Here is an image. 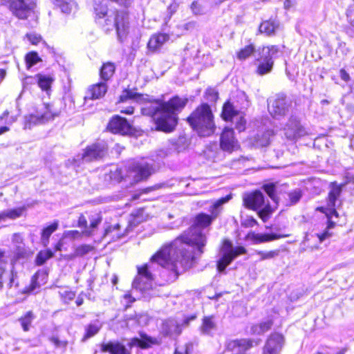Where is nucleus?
<instances>
[{
	"label": "nucleus",
	"mask_w": 354,
	"mask_h": 354,
	"mask_svg": "<svg viewBox=\"0 0 354 354\" xmlns=\"http://www.w3.org/2000/svg\"><path fill=\"white\" fill-rule=\"evenodd\" d=\"M230 195L217 200L209 209L211 215L205 213L197 214L194 220V225L189 228L182 235L175 239L169 244H166L160 248V251L153 257V259L160 257L159 261L161 263H165L166 256L170 254V252H174L177 257L183 258V254H190V266L192 265L194 255L189 250L190 248L196 250L198 254L204 252V247L207 243V238L203 234L200 228H205L211 225L221 212L222 205L230 201Z\"/></svg>",
	"instance_id": "nucleus-1"
},
{
	"label": "nucleus",
	"mask_w": 354,
	"mask_h": 354,
	"mask_svg": "<svg viewBox=\"0 0 354 354\" xmlns=\"http://www.w3.org/2000/svg\"><path fill=\"white\" fill-rule=\"evenodd\" d=\"M129 100H135L137 102H147L142 107L143 115L151 116L156 120V128L165 132L172 131L177 124L178 113L187 103V98L175 96L167 102L160 100L149 99L148 95L137 93L131 90L125 89L120 96V102Z\"/></svg>",
	"instance_id": "nucleus-2"
},
{
	"label": "nucleus",
	"mask_w": 354,
	"mask_h": 354,
	"mask_svg": "<svg viewBox=\"0 0 354 354\" xmlns=\"http://www.w3.org/2000/svg\"><path fill=\"white\" fill-rule=\"evenodd\" d=\"M160 251V249L151 257L149 263L138 267V274L132 283L133 289L144 293L152 288L154 279L152 270L156 265L164 269L163 273H169L167 281H175L181 272L190 267V254H183V258L180 259L176 253L170 252L169 255L166 256L165 263H161L159 261L160 257L153 259Z\"/></svg>",
	"instance_id": "nucleus-3"
},
{
	"label": "nucleus",
	"mask_w": 354,
	"mask_h": 354,
	"mask_svg": "<svg viewBox=\"0 0 354 354\" xmlns=\"http://www.w3.org/2000/svg\"><path fill=\"white\" fill-rule=\"evenodd\" d=\"M98 2H100L99 0H95L94 10L97 22L106 32L115 29L118 41L123 43L126 40L130 30L128 12L117 10L108 14L107 6L98 3Z\"/></svg>",
	"instance_id": "nucleus-4"
},
{
	"label": "nucleus",
	"mask_w": 354,
	"mask_h": 354,
	"mask_svg": "<svg viewBox=\"0 0 354 354\" xmlns=\"http://www.w3.org/2000/svg\"><path fill=\"white\" fill-rule=\"evenodd\" d=\"M189 125L201 137L212 135L216 129L210 106L203 104L198 106L187 119Z\"/></svg>",
	"instance_id": "nucleus-5"
},
{
	"label": "nucleus",
	"mask_w": 354,
	"mask_h": 354,
	"mask_svg": "<svg viewBox=\"0 0 354 354\" xmlns=\"http://www.w3.org/2000/svg\"><path fill=\"white\" fill-rule=\"evenodd\" d=\"M12 243L15 250V256L14 257H8L4 251L0 250V289L3 283V278L5 274L4 266L8 261H10L11 263H13L14 260L24 257L26 254L24 239L21 234H14L12 237Z\"/></svg>",
	"instance_id": "nucleus-6"
},
{
	"label": "nucleus",
	"mask_w": 354,
	"mask_h": 354,
	"mask_svg": "<svg viewBox=\"0 0 354 354\" xmlns=\"http://www.w3.org/2000/svg\"><path fill=\"white\" fill-rule=\"evenodd\" d=\"M246 250L243 246L233 247L231 241L225 240L221 248V257L217 261V269L218 272L225 271L226 267L238 256L243 254Z\"/></svg>",
	"instance_id": "nucleus-7"
},
{
	"label": "nucleus",
	"mask_w": 354,
	"mask_h": 354,
	"mask_svg": "<svg viewBox=\"0 0 354 354\" xmlns=\"http://www.w3.org/2000/svg\"><path fill=\"white\" fill-rule=\"evenodd\" d=\"M245 205L250 209L259 211V216L263 221H266L272 213V208L269 204L265 205V198L261 191H255L248 196L244 199Z\"/></svg>",
	"instance_id": "nucleus-8"
},
{
	"label": "nucleus",
	"mask_w": 354,
	"mask_h": 354,
	"mask_svg": "<svg viewBox=\"0 0 354 354\" xmlns=\"http://www.w3.org/2000/svg\"><path fill=\"white\" fill-rule=\"evenodd\" d=\"M36 0H9V8L19 19H26L36 7Z\"/></svg>",
	"instance_id": "nucleus-9"
},
{
	"label": "nucleus",
	"mask_w": 354,
	"mask_h": 354,
	"mask_svg": "<svg viewBox=\"0 0 354 354\" xmlns=\"http://www.w3.org/2000/svg\"><path fill=\"white\" fill-rule=\"evenodd\" d=\"M291 102L283 95H277L273 100L268 101V111L275 119L283 118L289 112Z\"/></svg>",
	"instance_id": "nucleus-10"
},
{
	"label": "nucleus",
	"mask_w": 354,
	"mask_h": 354,
	"mask_svg": "<svg viewBox=\"0 0 354 354\" xmlns=\"http://www.w3.org/2000/svg\"><path fill=\"white\" fill-rule=\"evenodd\" d=\"M195 318L196 316H190L185 318L183 321L168 319L162 323V333L171 338H176L181 334L183 328L187 327L189 322Z\"/></svg>",
	"instance_id": "nucleus-11"
},
{
	"label": "nucleus",
	"mask_w": 354,
	"mask_h": 354,
	"mask_svg": "<svg viewBox=\"0 0 354 354\" xmlns=\"http://www.w3.org/2000/svg\"><path fill=\"white\" fill-rule=\"evenodd\" d=\"M60 111L53 108V106L49 104H43L39 106L35 113L30 116V122L33 123H44L53 120L59 116Z\"/></svg>",
	"instance_id": "nucleus-12"
},
{
	"label": "nucleus",
	"mask_w": 354,
	"mask_h": 354,
	"mask_svg": "<svg viewBox=\"0 0 354 354\" xmlns=\"http://www.w3.org/2000/svg\"><path fill=\"white\" fill-rule=\"evenodd\" d=\"M108 147L104 141H100L88 146L81 158L84 162H91L102 158L106 155Z\"/></svg>",
	"instance_id": "nucleus-13"
},
{
	"label": "nucleus",
	"mask_w": 354,
	"mask_h": 354,
	"mask_svg": "<svg viewBox=\"0 0 354 354\" xmlns=\"http://www.w3.org/2000/svg\"><path fill=\"white\" fill-rule=\"evenodd\" d=\"M331 189L328 194L326 207H321L320 210L324 212L328 218L337 217L338 214L335 209L336 201L342 192V186L333 182L330 185Z\"/></svg>",
	"instance_id": "nucleus-14"
},
{
	"label": "nucleus",
	"mask_w": 354,
	"mask_h": 354,
	"mask_svg": "<svg viewBox=\"0 0 354 354\" xmlns=\"http://www.w3.org/2000/svg\"><path fill=\"white\" fill-rule=\"evenodd\" d=\"M284 134L287 139L297 140L307 134L306 129L301 124L295 116H291L283 128Z\"/></svg>",
	"instance_id": "nucleus-15"
},
{
	"label": "nucleus",
	"mask_w": 354,
	"mask_h": 354,
	"mask_svg": "<svg viewBox=\"0 0 354 354\" xmlns=\"http://www.w3.org/2000/svg\"><path fill=\"white\" fill-rule=\"evenodd\" d=\"M285 339L281 334H270L263 347L262 354H280Z\"/></svg>",
	"instance_id": "nucleus-16"
},
{
	"label": "nucleus",
	"mask_w": 354,
	"mask_h": 354,
	"mask_svg": "<svg viewBox=\"0 0 354 354\" xmlns=\"http://www.w3.org/2000/svg\"><path fill=\"white\" fill-rule=\"evenodd\" d=\"M259 344L258 340L253 339L243 338L236 339H230L225 342V348L228 351H234L235 349H238L239 353H244L247 351L250 350L254 346Z\"/></svg>",
	"instance_id": "nucleus-17"
},
{
	"label": "nucleus",
	"mask_w": 354,
	"mask_h": 354,
	"mask_svg": "<svg viewBox=\"0 0 354 354\" xmlns=\"http://www.w3.org/2000/svg\"><path fill=\"white\" fill-rule=\"evenodd\" d=\"M109 129L114 133L127 135L131 133L132 127L127 119L119 115H115L110 120Z\"/></svg>",
	"instance_id": "nucleus-18"
},
{
	"label": "nucleus",
	"mask_w": 354,
	"mask_h": 354,
	"mask_svg": "<svg viewBox=\"0 0 354 354\" xmlns=\"http://www.w3.org/2000/svg\"><path fill=\"white\" fill-rule=\"evenodd\" d=\"M153 172V167L146 162L133 163L130 169V174L136 182L147 178Z\"/></svg>",
	"instance_id": "nucleus-19"
},
{
	"label": "nucleus",
	"mask_w": 354,
	"mask_h": 354,
	"mask_svg": "<svg viewBox=\"0 0 354 354\" xmlns=\"http://www.w3.org/2000/svg\"><path fill=\"white\" fill-rule=\"evenodd\" d=\"M220 146L224 151L232 153L237 147V140L234 136V131L231 128L225 127L220 138Z\"/></svg>",
	"instance_id": "nucleus-20"
},
{
	"label": "nucleus",
	"mask_w": 354,
	"mask_h": 354,
	"mask_svg": "<svg viewBox=\"0 0 354 354\" xmlns=\"http://www.w3.org/2000/svg\"><path fill=\"white\" fill-rule=\"evenodd\" d=\"M100 351L109 354H131L123 344L116 340L102 342L100 345Z\"/></svg>",
	"instance_id": "nucleus-21"
},
{
	"label": "nucleus",
	"mask_w": 354,
	"mask_h": 354,
	"mask_svg": "<svg viewBox=\"0 0 354 354\" xmlns=\"http://www.w3.org/2000/svg\"><path fill=\"white\" fill-rule=\"evenodd\" d=\"M89 225L85 230H83L82 233L86 236H92L95 235L99 225L102 223V216L100 212L91 213L88 215Z\"/></svg>",
	"instance_id": "nucleus-22"
},
{
	"label": "nucleus",
	"mask_w": 354,
	"mask_h": 354,
	"mask_svg": "<svg viewBox=\"0 0 354 354\" xmlns=\"http://www.w3.org/2000/svg\"><path fill=\"white\" fill-rule=\"evenodd\" d=\"M107 91V85L104 82H100L91 86L87 91L84 100H95L103 97Z\"/></svg>",
	"instance_id": "nucleus-23"
},
{
	"label": "nucleus",
	"mask_w": 354,
	"mask_h": 354,
	"mask_svg": "<svg viewBox=\"0 0 354 354\" xmlns=\"http://www.w3.org/2000/svg\"><path fill=\"white\" fill-rule=\"evenodd\" d=\"M258 51L261 58L265 57V59H270V61H273L283 55V50L278 46L263 47L261 50L259 49Z\"/></svg>",
	"instance_id": "nucleus-24"
},
{
	"label": "nucleus",
	"mask_w": 354,
	"mask_h": 354,
	"mask_svg": "<svg viewBox=\"0 0 354 354\" xmlns=\"http://www.w3.org/2000/svg\"><path fill=\"white\" fill-rule=\"evenodd\" d=\"M199 330L203 335L213 336L214 331L216 330V324L214 320V317H204Z\"/></svg>",
	"instance_id": "nucleus-25"
},
{
	"label": "nucleus",
	"mask_w": 354,
	"mask_h": 354,
	"mask_svg": "<svg viewBox=\"0 0 354 354\" xmlns=\"http://www.w3.org/2000/svg\"><path fill=\"white\" fill-rule=\"evenodd\" d=\"M26 209L25 206L5 209L0 212V222L17 219L23 215Z\"/></svg>",
	"instance_id": "nucleus-26"
},
{
	"label": "nucleus",
	"mask_w": 354,
	"mask_h": 354,
	"mask_svg": "<svg viewBox=\"0 0 354 354\" xmlns=\"http://www.w3.org/2000/svg\"><path fill=\"white\" fill-rule=\"evenodd\" d=\"M169 39V36L165 33H159L151 37L147 46L151 50H156L160 48Z\"/></svg>",
	"instance_id": "nucleus-27"
},
{
	"label": "nucleus",
	"mask_w": 354,
	"mask_h": 354,
	"mask_svg": "<svg viewBox=\"0 0 354 354\" xmlns=\"http://www.w3.org/2000/svg\"><path fill=\"white\" fill-rule=\"evenodd\" d=\"M273 325V321L271 319H267L258 324H254L250 327V333L251 335H261L269 330Z\"/></svg>",
	"instance_id": "nucleus-28"
},
{
	"label": "nucleus",
	"mask_w": 354,
	"mask_h": 354,
	"mask_svg": "<svg viewBox=\"0 0 354 354\" xmlns=\"http://www.w3.org/2000/svg\"><path fill=\"white\" fill-rule=\"evenodd\" d=\"M102 327V323L100 320L95 319L91 322L85 326V333L82 337V342H85L88 339L97 335Z\"/></svg>",
	"instance_id": "nucleus-29"
},
{
	"label": "nucleus",
	"mask_w": 354,
	"mask_h": 354,
	"mask_svg": "<svg viewBox=\"0 0 354 354\" xmlns=\"http://www.w3.org/2000/svg\"><path fill=\"white\" fill-rule=\"evenodd\" d=\"M105 180L111 182L119 183L122 178L121 169L118 166H112L108 173L105 174Z\"/></svg>",
	"instance_id": "nucleus-30"
},
{
	"label": "nucleus",
	"mask_w": 354,
	"mask_h": 354,
	"mask_svg": "<svg viewBox=\"0 0 354 354\" xmlns=\"http://www.w3.org/2000/svg\"><path fill=\"white\" fill-rule=\"evenodd\" d=\"M238 115V111L234 109V107L230 102H227L224 104L221 113L223 120L226 121L232 120L237 117Z\"/></svg>",
	"instance_id": "nucleus-31"
},
{
	"label": "nucleus",
	"mask_w": 354,
	"mask_h": 354,
	"mask_svg": "<svg viewBox=\"0 0 354 354\" xmlns=\"http://www.w3.org/2000/svg\"><path fill=\"white\" fill-rule=\"evenodd\" d=\"M257 59L258 61H261L257 68L258 74L263 75L271 71L273 66L274 61H270V59H265V57L261 58V55H259V57H257Z\"/></svg>",
	"instance_id": "nucleus-32"
},
{
	"label": "nucleus",
	"mask_w": 354,
	"mask_h": 354,
	"mask_svg": "<svg viewBox=\"0 0 354 354\" xmlns=\"http://www.w3.org/2000/svg\"><path fill=\"white\" fill-rule=\"evenodd\" d=\"M115 66L112 62H107L102 65L100 69V77L104 81L109 80L115 73Z\"/></svg>",
	"instance_id": "nucleus-33"
},
{
	"label": "nucleus",
	"mask_w": 354,
	"mask_h": 354,
	"mask_svg": "<svg viewBox=\"0 0 354 354\" xmlns=\"http://www.w3.org/2000/svg\"><path fill=\"white\" fill-rule=\"evenodd\" d=\"M94 249L93 246L88 244H82L75 248L73 254H69L67 257L68 259H73L78 257H83Z\"/></svg>",
	"instance_id": "nucleus-34"
},
{
	"label": "nucleus",
	"mask_w": 354,
	"mask_h": 354,
	"mask_svg": "<svg viewBox=\"0 0 354 354\" xmlns=\"http://www.w3.org/2000/svg\"><path fill=\"white\" fill-rule=\"evenodd\" d=\"M257 52L259 53L258 50H256L253 44H249L237 53V58L240 60H245L251 55L255 56Z\"/></svg>",
	"instance_id": "nucleus-35"
},
{
	"label": "nucleus",
	"mask_w": 354,
	"mask_h": 354,
	"mask_svg": "<svg viewBox=\"0 0 354 354\" xmlns=\"http://www.w3.org/2000/svg\"><path fill=\"white\" fill-rule=\"evenodd\" d=\"M37 82L39 86L43 90L48 91L50 90L51 84L53 82V78L50 75H37Z\"/></svg>",
	"instance_id": "nucleus-36"
},
{
	"label": "nucleus",
	"mask_w": 354,
	"mask_h": 354,
	"mask_svg": "<svg viewBox=\"0 0 354 354\" xmlns=\"http://www.w3.org/2000/svg\"><path fill=\"white\" fill-rule=\"evenodd\" d=\"M277 28V25L272 21H265L261 24L259 30L261 33H265L267 35L273 34Z\"/></svg>",
	"instance_id": "nucleus-37"
},
{
	"label": "nucleus",
	"mask_w": 354,
	"mask_h": 354,
	"mask_svg": "<svg viewBox=\"0 0 354 354\" xmlns=\"http://www.w3.org/2000/svg\"><path fill=\"white\" fill-rule=\"evenodd\" d=\"M58 223L54 222L49 226L45 227L41 232V242L46 246L48 243L50 235L57 229Z\"/></svg>",
	"instance_id": "nucleus-38"
},
{
	"label": "nucleus",
	"mask_w": 354,
	"mask_h": 354,
	"mask_svg": "<svg viewBox=\"0 0 354 354\" xmlns=\"http://www.w3.org/2000/svg\"><path fill=\"white\" fill-rule=\"evenodd\" d=\"M54 254L50 250L40 251L36 256L35 263L37 266H42L48 259L53 257Z\"/></svg>",
	"instance_id": "nucleus-39"
},
{
	"label": "nucleus",
	"mask_w": 354,
	"mask_h": 354,
	"mask_svg": "<svg viewBox=\"0 0 354 354\" xmlns=\"http://www.w3.org/2000/svg\"><path fill=\"white\" fill-rule=\"evenodd\" d=\"M35 319V316L32 311H28L19 319V322L24 331L29 330L31 323Z\"/></svg>",
	"instance_id": "nucleus-40"
},
{
	"label": "nucleus",
	"mask_w": 354,
	"mask_h": 354,
	"mask_svg": "<svg viewBox=\"0 0 354 354\" xmlns=\"http://www.w3.org/2000/svg\"><path fill=\"white\" fill-rule=\"evenodd\" d=\"M55 3L59 6L62 12L64 13H69L75 5L73 0H55Z\"/></svg>",
	"instance_id": "nucleus-41"
},
{
	"label": "nucleus",
	"mask_w": 354,
	"mask_h": 354,
	"mask_svg": "<svg viewBox=\"0 0 354 354\" xmlns=\"http://www.w3.org/2000/svg\"><path fill=\"white\" fill-rule=\"evenodd\" d=\"M288 234H277L274 233L272 234H257V239L260 242H268L273 240L279 239L281 238L288 237Z\"/></svg>",
	"instance_id": "nucleus-42"
},
{
	"label": "nucleus",
	"mask_w": 354,
	"mask_h": 354,
	"mask_svg": "<svg viewBox=\"0 0 354 354\" xmlns=\"http://www.w3.org/2000/svg\"><path fill=\"white\" fill-rule=\"evenodd\" d=\"M27 68H30L37 63L41 61L38 54L36 52H30L25 57Z\"/></svg>",
	"instance_id": "nucleus-43"
},
{
	"label": "nucleus",
	"mask_w": 354,
	"mask_h": 354,
	"mask_svg": "<svg viewBox=\"0 0 354 354\" xmlns=\"http://www.w3.org/2000/svg\"><path fill=\"white\" fill-rule=\"evenodd\" d=\"M38 277H39V272L35 273L32 276V277L31 279L30 284L28 286L25 288V290H24L25 293H28V294L33 293L37 290V289L39 288L40 286H39V283L37 282Z\"/></svg>",
	"instance_id": "nucleus-44"
},
{
	"label": "nucleus",
	"mask_w": 354,
	"mask_h": 354,
	"mask_svg": "<svg viewBox=\"0 0 354 354\" xmlns=\"http://www.w3.org/2000/svg\"><path fill=\"white\" fill-rule=\"evenodd\" d=\"M290 205L298 203L301 198L302 192L300 189H295L288 194Z\"/></svg>",
	"instance_id": "nucleus-45"
},
{
	"label": "nucleus",
	"mask_w": 354,
	"mask_h": 354,
	"mask_svg": "<svg viewBox=\"0 0 354 354\" xmlns=\"http://www.w3.org/2000/svg\"><path fill=\"white\" fill-rule=\"evenodd\" d=\"M272 135V131H267L264 132L261 138L257 140V144L261 147H266L270 144V136Z\"/></svg>",
	"instance_id": "nucleus-46"
},
{
	"label": "nucleus",
	"mask_w": 354,
	"mask_h": 354,
	"mask_svg": "<svg viewBox=\"0 0 354 354\" xmlns=\"http://www.w3.org/2000/svg\"><path fill=\"white\" fill-rule=\"evenodd\" d=\"M232 121L235 122V128L239 132H241L245 130L246 121L243 118V117L239 115V114L237 117L234 118L233 120H232Z\"/></svg>",
	"instance_id": "nucleus-47"
},
{
	"label": "nucleus",
	"mask_w": 354,
	"mask_h": 354,
	"mask_svg": "<svg viewBox=\"0 0 354 354\" xmlns=\"http://www.w3.org/2000/svg\"><path fill=\"white\" fill-rule=\"evenodd\" d=\"M63 101L65 104L64 109L66 111H72L75 109L73 99L71 94H66L63 97Z\"/></svg>",
	"instance_id": "nucleus-48"
},
{
	"label": "nucleus",
	"mask_w": 354,
	"mask_h": 354,
	"mask_svg": "<svg viewBox=\"0 0 354 354\" xmlns=\"http://www.w3.org/2000/svg\"><path fill=\"white\" fill-rule=\"evenodd\" d=\"M263 189L273 201H276V187L273 183H268L263 185Z\"/></svg>",
	"instance_id": "nucleus-49"
},
{
	"label": "nucleus",
	"mask_w": 354,
	"mask_h": 354,
	"mask_svg": "<svg viewBox=\"0 0 354 354\" xmlns=\"http://www.w3.org/2000/svg\"><path fill=\"white\" fill-rule=\"evenodd\" d=\"M257 253L258 255H259L261 261L274 258V257L277 256L279 254L278 251H269V252L258 251V252H257Z\"/></svg>",
	"instance_id": "nucleus-50"
},
{
	"label": "nucleus",
	"mask_w": 354,
	"mask_h": 354,
	"mask_svg": "<svg viewBox=\"0 0 354 354\" xmlns=\"http://www.w3.org/2000/svg\"><path fill=\"white\" fill-rule=\"evenodd\" d=\"M191 10L194 15H201L203 13V8L196 1H194L191 5Z\"/></svg>",
	"instance_id": "nucleus-51"
},
{
	"label": "nucleus",
	"mask_w": 354,
	"mask_h": 354,
	"mask_svg": "<svg viewBox=\"0 0 354 354\" xmlns=\"http://www.w3.org/2000/svg\"><path fill=\"white\" fill-rule=\"evenodd\" d=\"M26 37L32 44H37L41 39L40 35L35 33L27 34Z\"/></svg>",
	"instance_id": "nucleus-52"
},
{
	"label": "nucleus",
	"mask_w": 354,
	"mask_h": 354,
	"mask_svg": "<svg viewBox=\"0 0 354 354\" xmlns=\"http://www.w3.org/2000/svg\"><path fill=\"white\" fill-rule=\"evenodd\" d=\"M88 221L86 216L83 214H81L78 218V225L79 227L83 228L85 230L87 227Z\"/></svg>",
	"instance_id": "nucleus-53"
},
{
	"label": "nucleus",
	"mask_w": 354,
	"mask_h": 354,
	"mask_svg": "<svg viewBox=\"0 0 354 354\" xmlns=\"http://www.w3.org/2000/svg\"><path fill=\"white\" fill-rule=\"evenodd\" d=\"M50 340L56 347H65L67 344L66 342L60 341L57 337H52Z\"/></svg>",
	"instance_id": "nucleus-54"
},
{
	"label": "nucleus",
	"mask_w": 354,
	"mask_h": 354,
	"mask_svg": "<svg viewBox=\"0 0 354 354\" xmlns=\"http://www.w3.org/2000/svg\"><path fill=\"white\" fill-rule=\"evenodd\" d=\"M257 224V221L252 217L247 218L244 220L243 225L245 227H254Z\"/></svg>",
	"instance_id": "nucleus-55"
},
{
	"label": "nucleus",
	"mask_w": 354,
	"mask_h": 354,
	"mask_svg": "<svg viewBox=\"0 0 354 354\" xmlns=\"http://www.w3.org/2000/svg\"><path fill=\"white\" fill-rule=\"evenodd\" d=\"M62 297L66 301H71L75 298V293L73 291H65L62 294Z\"/></svg>",
	"instance_id": "nucleus-56"
},
{
	"label": "nucleus",
	"mask_w": 354,
	"mask_h": 354,
	"mask_svg": "<svg viewBox=\"0 0 354 354\" xmlns=\"http://www.w3.org/2000/svg\"><path fill=\"white\" fill-rule=\"evenodd\" d=\"M190 346V344H187L184 347L177 348L174 352V354H187V351Z\"/></svg>",
	"instance_id": "nucleus-57"
},
{
	"label": "nucleus",
	"mask_w": 354,
	"mask_h": 354,
	"mask_svg": "<svg viewBox=\"0 0 354 354\" xmlns=\"http://www.w3.org/2000/svg\"><path fill=\"white\" fill-rule=\"evenodd\" d=\"M16 277H17L16 274H14V272L12 271L11 273L9 274L10 281H9L8 285L10 286V287H12L14 286H18V283H15Z\"/></svg>",
	"instance_id": "nucleus-58"
},
{
	"label": "nucleus",
	"mask_w": 354,
	"mask_h": 354,
	"mask_svg": "<svg viewBox=\"0 0 354 354\" xmlns=\"http://www.w3.org/2000/svg\"><path fill=\"white\" fill-rule=\"evenodd\" d=\"M339 75L341 79L344 82H348L350 80L349 74L344 69L340 70Z\"/></svg>",
	"instance_id": "nucleus-59"
},
{
	"label": "nucleus",
	"mask_w": 354,
	"mask_h": 354,
	"mask_svg": "<svg viewBox=\"0 0 354 354\" xmlns=\"http://www.w3.org/2000/svg\"><path fill=\"white\" fill-rule=\"evenodd\" d=\"M163 185H164V184H161V183L160 184H156V185H155L153 186L149 187L143 190V192L144 193H148V192H151L153 190L158 189L162 187Z\"/></svg>",
	"instance_id": "nucleus-60"
},
{
	"label": "nucleus",
	"mask_w": 354,
	"mask_h": 354,
	"mask_svg": "<svg viewBox=\"0 0 354 354\" xmlns=\"http://www.w3.org/2000/svg\"><path fill=\"white\" fill-rule=\"evenodd\" d=\"M196 23L194 21H190L184 25V28L186 30L193 29L195 28Z\"/></svg>",
	"instance_id": "nucleus-61"
},
{
	"label": "nucleus",
	"mask_w": 354,
	"mask_h": 354,
	"mask_svg": "<svg viewBox=\"0 0 354 354\" xmlns=\"http://www.w3.org/2000/svg\"><path fill=\"white\" fill-rule=\"evenodd\" d=\"M134 109L133 106H130L126 108L124 110H121V113H124L126 114H133Z\"/></svg>",
	"instance_id": "nucleus-62"
},
{
	"label": "nucleus",
	"mask_w": 354,
	"mask_h": 354,
	"mask_svg": "<svg viewBox=\"0 0 354 354\" xmlns=\"http://www.w3.org/2000/svg\"><path fill=\"white\" fill-rule=\"evenodd\" d=\"M124 298L127 300H128V302L129 303H133L134 301H135V299L133 298L131 295V294L129 293H126L124 295Z\"/></svg>",
	"instance_id": "nucleus-63"
},
{
	"label": "nucleus",
	"mask_w": 354,
	"mask_h": 354,
	"mask_svg": "<svg viewBox=\"0 0 354 354\" xmlns=\"http://www.w3.org/2000/svg\"><path fill=\"white\" fill-rule=\"evenodd\" d=\"M327 236H328L327 232H325V233H323L321 234H318V238H319L320 242H322L324 240H325Z\"/></svg>",
	"instance_id": "nucleus-64"
}]
</instances>
